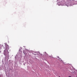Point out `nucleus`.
Returning a JSON list of instances; mask_svg holds the SVG:
<instances>
[{"label": "nucleus", "mask_w": 77, "mask_h": 77, "mask_svg": "<svg viewBox=\"0 0 77 77\" xmlns=\"http://www.w3.org/2000/svg\"><path fill=\"white\" fill-rule=\"evenodd\" d=\"M1 51H0V53H1Z\"/></svg>", "instance_id": "6"}, {"label": "nucleus", "mask_w": 77, "mask_h": 77, "mask_svg": "<svg viewBox=\"0 0 77 77\" xmlns=\"http://www.w3.org/2000/svg\"><path fill=\"white\" fill-rule=\"evenodd\" d=\"M6 48L7 49V50H8V49H9V46H7L6 47Z\"/></svg>", "instance_id": "2"}, {"label": "nucleus", "mask_w": 77, "mask_h": 77, "mask_svg": "<svg viewBox=\"0 0 77 77\" xmlns=\"http://www.w3.org/2000/svg\"><path fill=\"white\" fill-rule=\"evenodd\" d=\"M0 46H1V45H0V48H1V47H0Z\"/></svg>", "instance_id": "5"}, {"label": "nucleus", "mask_w": 77, "mask_h": 77, "mask_svg": "<svg viewBox=\"0 0 77 77\" xmlns=\"http://www.w3.org/2000/svg\"><path fill=\"white\" fill-rule=\"evenodd\" d=\"M58 58H59V59L60 61H62V60H61V59H60L59 57H58Z\"/></svg>", "instance_id": "3"}, {"label": "nucleus", "mask_w": 77, "mask_h": 77, "mask_svg": "<svg viewBox=\"0 0 77 77\" xmlns=\"http://www.w3.org/2000/svg\"><path fill=\"white\" fill-rule=\"evenodd\" d=\"M68 77H71V76H69Z\"/></svg>", "instance_id": "4"}, {"label": "nucleus", "mask_w": 77, "mask_h": 77, "mask_svg": "<svg viewBox=\"0 0 77 77\" xmlns=\"http://www.w3.org/2000/svg\"><path fill=\"white\" fill-rule=\"evenodd\" d=\"M4 56H5L6 57H9V53H8V51H7L6 49L4 51Z\"/></svg>", "instance_id": "1"}]
</instances>
